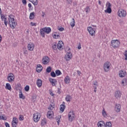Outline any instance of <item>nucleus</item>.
Listing matches in <instances>:
<instances>
[{
    "instance_id": "obj_1",
    "label": "nucleus",
    "mask_w": 127,
    "mask_h": 127,
    "mask_svg": "<svg viewBox=\"0 0 127 127\" xmlns=\"http://www.w3.org/2000/svg\"><path fill=\"white\" fill-rule=\"evenodd\" d=\"M8 22L11 28H15L17 24L16 21L14 20V16L13 15H9L8 16Z\"/></svg>"
},
{
    "instance_id": "obj_2",
    "label": "nucleus",
    "mask_w": 127,
    "mask_h": 127,
    "mask_svg": "<svg viewBox=\"0 0 127 127\" xmlns=\"http://www.w3.org/2000/svg\"><path fill=\"white\" fill-rule=\"evenodd\" d=\"M118 15L120 17H126L127 16V11L123 9H120L118 12Z\"/></svg>"
},
{
    "instance_id": "obj_3",
    "label": "nucleus",
    "mask_w": 127,
    "mask_h": 127,
    "mask_svg": "<svg viewBox=\"0 0 127 127\" xmlns=\"http://www.w3.org/2000/svg\"><path fill=\"white\" fill-rule=\"evenodd\" d=\"M111 66V63L109 62H106L104 63L103 68L105 72H109L110 71V69H111V67H110Z\"/></svg>"
},
{
    "instance_id": "obj_4",
    "label": "nucleus",
    "mask_w": 127,
    "mask_h": 127,
    "mask_svg": "<svg viewBox=\"0 0 127 127\" xmlns=\"http://www.w3.org/2000/svg\"><path fill=\"white\" fill-rule=\"evenodd\" d=\"M72 58V54H71V52H70V48H68V52H67L65 56L64 59L66 61H69Z\"/></svg>"
},
{
    "instance_id": "obj_5",
    "label": "nucleus",
    "mask_w": 127,
    "mask_h": 127,
    "mask_svg": "<svg viewBox=\"0 0 127 127\" xmlns=\"http://www.w3.org/2000/svg\"><path fill=\"white\" fill-rule=\"evenodd\" d=\"M87 30L89 33L91 35V36H95L96 34V29L92 28L91 27H88L87 28Z\"/></svg>"
},
{
    "instance_id": "obj_6",
    "label": "nucleus",
    "mask_w": 127,
    "mask_h": 127,
    "mask_svg": "<svg viewBox=\"0 0 127 127\" xmlns=\"http://www.w3.org/2000/svg\"><path fill=\"white\" fill-rule=\"evenodd\" d=\"M112 46L113 48H118L120 46V42L118 40L112 41Z\"/></svg>"
},
{
    "instance_id": "obj_7",
    "label": "nucleus",
    "mask_w": 127,
    "mask_h": 127,
    "mask_svg": "<svg viewBox=\"0 0 127 127\" xmlns=\"http://www.w3.org/2000/svg\"><path fill=\"white\" fill-rule=\"evenodd\" d=\"M41 115L40 114L36 113L33 115V120L35 123H37L39 120H40V117Z\"/></svg>"
},
{
    "instance_id": "obj_8",
    "label": "nucleus",
    "mask_w": 127,
    "mask_h": 127,
    "mask_svg": "<svg viewBox=\"0 0 127 127\" xmlns=\"http://www.w3.org/2000/svg\"><path fill=\"white\" fill-rule=\"evenodd\" d=\"M14 75L13 73H9L7 76V80L10 83L14 81Z\"/></svg>"
},
{
    "instance_id": "obj_9",
    "label": "nucleus",
    "mask_w": 127,
    "mask_h": 127,
    "mask_svg": "<svg viewBox=\"0 0 127 127\" xmlns=\"http://www.w3.org/2000/svg\"><path fill=\"white\" fill-rule=\"evenodd\" d=\"M49 61H50L49 58L48 57H44L43 59L42 60V62L44 65H46V64H48L49 63Z\"/></svg>"
},
{
    "instance_id": "obj_10",
    "label": "nucleus",
    "mask_w": 127,
    "mask_h": 127,
    "mask_svg": "<svg viewBox=\"0 0 127 127\" xmlns=\"http://www.w3.org/2000/svg\"><path fill=\"white\" fill-rule=\"evenodd\" d=\"M122 109V105L121 104H116L115 107V111L116 113H120L121 109Z\"/></svg>"
},
{
    "instance_id": "obj_11",
    "label": "nucleus",
    "mask_w": 127,
    "mask_h": 127,
    "mask_svg": "<svg viewBox=\"0 0 127 127\" xmlns=\"http://www.w3.org/2000/svg\"><path fill=\"white\" fill-rule=\"evenodd\" d=\"M35 46L33 43H30L28 44L27 48L29 51H33Z\"/></svg>"
},
{
    "instance_id": "obj_12",
    "label": "nucleus",
    "mask_w": 127,
    "mask_h": 127,
    "mask_svg": "<svg viewBox=\"0 0 127 127\" xmlns=\"http://www.w3.org/2000/svg\"><path fill=\"white\" fill-rule=\"evenodd\" d=\"M115 97L117 99H120L122 97V92L120 90H117L115 93Z\"/></svg>"
},
{
    "instance_id": "obj_13",
    "label": "nucleus",
    "mask_w": 127,
    "mask_h": 127,
    "mask_svg": "<svg viewBox=\"0 0 127 127\" xmlns=\"http://www.w3.org/2000/svg\"><path fill=\"white\" fill-rule=\"evenodd\" d=\"M49 81L53 87L56 86V83H57V80L56 79L49 78Z\"/></svg>"
},
{
    "instance_id": "obj_14",
    "label": "nucleus",
    "mask_w": 127,
    "mask_h": 127,
    "mask_svg": "<svg viewBox=\"0 0 127 127\" xmlns=\"http://www.w3.org/2000/svg\"><path fill=\"white\" fill-rule=\"evenodd\" d=\"M54 115V113H53V111H49L47 114V118H48L49 119H52V118H53Z\"/></svg>"
},
{
    "instance_id": "obj_15",
    "label": "nucleus",
    "mask_w": 127,
    "mask_h": 127,
    "mask_svg": "<svg viewBox=\"0 0 127 127\" xmlns=\"http://www.w3.org/2000/svg\"><path fill=\"white\" fill-rule=\"evenodd\" d=\"M126 75H127V72L125 71L121 70L119 71V77L121 78H124Z\"/></svg>"
},
{
    "instance_id": "obj_16",
    "label": "nucleus",
    "mask_w": 127,
    "mask_h": 127,
    "mask_svg": "<svg viewBox=\"0 0 127 127\" xmlns=\"http://www.w3.org/2000/svg\"><path fill=\"white\" fill-rule=\"evenodd\" d=\"M43 29L44 30V31L45 33H47V34H49L50 32H51V28L50 27H44L43 28Z\"/></svg>"
},
{
    "instance_id": "obj_17",
    "label": "nucleus",
    "mask_w": 127,
    "mask_h": 127,
    "mask_svg": "<svg viewBox=\"0 0 127 127\" xmlns=\"http://www.w3.org/2000/svg\"><path fill=\"white\" fill-rule=\"evenodd\" d=\"M93 88H94V91L95 93L97 92V87H98V81L97 80H95L93 82Z\"/></svg>"
},
{
    "instance_id": "obj_18",
    "label": "nucleus",
    "mask_w": 127,
    "mask_h": 127,
    "mask_svg": "<svg viewBox=\"0 0 127 127\" xmlns=\"http://www.w3.org/2000/svg\"><path fill=\"white\" fill-rule=\"evenodd\" d=\"M68 117L69 118H71V117L72 119H75V113L73 111H70L68 115ZM69 119L71 120V118H70Z\"/></svg>"
},
{
    "instance_id": "obj_19",
    "label": "nucleus",
    "mask_w": 127,
    "mask_h": 127,
    "mask_svg": "<svg viewBox=\"0 0 127 127\" xmlns=\"http://www.w3.org/2000/svg\"><path fill=\"white\" fill-rule=\"evenodd\" d=\"M98 127H106V124L105 122L103 121H100L97 124Z\"/></svg>"
},
{
    "instance_id": "obj_20",
    "label": "nucleus",
    "mask_w": 127,
    "mask_h": 127,
    "mask_svg": "<svg viewBox=\"0 0 127 127\" xmlns=\"http://www.w3.org/2000/svg\"><path fill=\"white\" fill-rule=\"evenodd\" d=\"M42 69H43V67H42V65H41V64L37 65V68H36V71L37 72H38V73H40V72L42 71Z\"/></svg>"
},
{
    "instance_id": "obj_21",
    "label": "nucleus",
    "mask_w": 127,
    "mask_h": 127,
    "mask_svg": "<svg viewBox=\"0 0 127 127\" xmlns=\"http://www.w3.org/2000/svg\"><path fill=\"white\" fill-rule=\"evenodd\" d=\"M1 18L2 20L3 19V21L5 26H7V22L6 21V17L4 15H1Z\"/></svg>"
},
{
    "instance_id": "obj_22",
    "label": "nucleus",
    "mask_w": 127,
    "mask_h": 127,
    "mask_svg": "<svg viewBox=\"0 0 127 127\" xmlns=\"http://www.w3.org/2000/svg\"><path fill=\"white\" fill-rule=\"evenodd\" d=\"M37 86H38L39 88H40V87L42 86V81H41V79H38L37 80Z\"/></svg>"
},
{
    "instance_id": "obj_23",
    "label": "nucleus",
    "mask_w": 127,
    "mask_h": 127,
    "mask_svg": "<svg viewBox=\"0 0 127 127\" xmlns=\"http://www.w3.org/2000/svg\"><path fill=\"white\" fill-rule=\"evenodd\" d=\"M64 83H65V84H69V83H70V77H69V76H66L65 77Z\"/></svg>"
},
{
    "instance_id": "obj_24",
    "label": "nucleus",
    "mask_w": 127,
    "mask_h": 127,
    "mask_svg": "<svg viewBox=\"0 0 127 127\" xmlns=\"http://www.w3.org/2000/svg\"><path fill=\"white\" fill-rule=\"evenodd\" d=\"M40 34L42 36V37H45V32L43 30V28L40 29Z\"/></svg>"
},
{
    "instance_id": "obj_25",
    "label": "nucleus",
    "mask_w": 127,
    "mask_h": 127,
    "mask_svg": "<svg viewBox=\"0 0 127 127\" xmlns=\"http://www.w3.org/2000/svg\"><path fill=\"white\" fill-rule=\"evenodd\" d=\"M19 98L23 100L25 99V97L23 96V94H22V91H21V90H19Z\"/></svg>"
},
{
    "instance_id": "obj_26",
    "label": "nucleus",
    "mask_w": 127,
    "mask_h": 127,
    "mask_svg": "<svg viewBox=\"0 0 127 127\" xmlns=\"http://www.w3.org/2000/svg\"><path fill=\"white\" fill-rule=\"evenodd\" d=\"M106 6L107 7V9H112V8H111V6H112V4H111V3H110V2H107L106 3Z\"/></svg>"
},
{
    "instance_id": "obj_27",
    "label": "nucleus",
    "mask_w": 127,
    "mask_h": 127,
    "mask_svg": "<svg viewBox=\"0 0 127 127\" xmlns=\"http://www.w3.org/2000/svg\"><path fill=\"white\" fill-rule=\"evenodd\" d=\"M45 125H46V119H44L43 120H42L41 122V126L42 127H43V126H45Z\"/></svg>"
},
{
    "instance_id": "obj_28",
    "label": "nucleus",
    "mask_w": 127,
    "mask_h": 127,
    "mask_svg": "<svg viewBox=\"0 0 127 127\" xmlns=\"http://www.w3.org/2000/svg\"><path fill=\"white\" fill-rule=\"evenodd\" d=\"M71 99L72 97H71V96L67 95L65 97V101H66V102H70V100H71Z\"/></svg>"
},
{
    "instance_id": "obj_29",
    "label": "nucleus",
    "mask_w": 127,
    "mask_h": 127,
    "mask_svg": "<svg viewBox=\"0 0 127 127\" xmlns=\"http://www.w3.org/2000/svg\"><path fill=\"white\" fill-rule=\"evenodd\" d=\"M61 43H62V42L59 41L58 44H57V47L58 49H59V50H61L62 48V45L61 44Z\"/></svg>"
},
{
    "instance_id": "obj_30",
    "label": "nucleus",
    "mask_w": 127,
    "mask_h": 127,
    "mask_svg": "<svg viewBox=\"0 0 127 127\" xmlns=\"http://www.w3.org/2000/svg\"><path fill=\"white\" fill-rule=\"evenodd\" d=\"M105 127H112V123L111 122H107L105 125Z\"/></svg>"
},
{
    "instance_id": "obj_31",
    "label": "nucleus",
    "mask_w": 127,
    "mask_h": 127,
    "mask_svg": "<svg viewBox=\"0 0 127 127\" xmlns=\"http://www.w3.org/2000/svg\"><path fill=\"white\" fill-rule=\"evenodd\" d=\"M64 110H65V105L62 104L60 106V110L61 112H64Z\"/></svg>"
},
{
    "instance_id": "obj_32",
    "label": "nucleus",
    "mask_w": 127,
    "mask_h": 127,
    "mask_svg": "<svg viewBox=\"0 0 127 127\" xmlns=\"http://www.w3.org/2000/svg\"><path fill=\"white\" fill-rule=\"evenodd\" d=\"M61 74H62V73L59 69H57L56 70V75H57V76H59L61 75Z\"/></svg>"
},
{
    "instance_id": "obj_33",
    "label": "nucleus",
    "mask_w": 127,
    "mask_h": 127,
    "mask_svg": "<svg viewBox=\"0 0 127 127\" xmlns=\"http://www.w3.org/2000/svg\"><path fill=\"white\" fill-rule=\"evenodd\" d=\"M6 89H7V90H11V86H10V84H6Z\"/></svg>"
},
{
    "instance_id": "obj_34",
    "label": "nucleus",
    "mask_w": 127,
    "mask_h": 127,
    "mask_svg": "<svg viewBox=\"0 0 127 127\" xmlns=\"http://www.w3.org/2000/svg\"><path fill=\"white\" fill-rule=\"evenodd\" d=\"M70 26H71V27L75 26V19H74V18H72V21L70 23Z\"/></svg>"
},
{
    "instance_id": "obj_35",
    "label": "nucleus",
    "mask_w": 127,
    "mask_h": 127,
    "mask_svg": "<svg viewBox=\"0 0 127 127\" xmlns=\"http://www.w3.org/2000/svg\"><path fill=\"white\" fill-rule=\"evenodd\" d=\"M30 19H33L34 18V12H31L30 14Z\"/></svg>"
},
{
    "instance_id": "obj_36",
    "label": "nucleus",
    "mask_w": 127,
    "mask_h": 127,
    "mask_svg": "<svg viewBox=\"0 0 127 127\" xmlns=\"http://www.w3.org/2000/svg\"><path fill=\"white\" fill-rule=\"evenodd\" d=\"M53 36L55 39H58V38H60V35H57L56 34H53Z\"/></svg>"
},
{
    "instance_id": "obj_37",
    "label": "nucleus",
    "mask_w": 127,
    "mask_h": 127,
    "mask_svg": "<svg viewBox=\"0 0 127 127\" xmlns=\"http://www.w3.org/2000/svg\"><path fill=\"white\" fill-rule=\"evenodd\" d=\"M31 2L34 4V5H37L38 4L37 0H32Z\"/></svg>"
},
{
    "instance_id": "obj_38",
    "label": "nucleus",
    "mask_w": 127,
    "mask_h": 127,
    "mask_svg": "<svg viewBox=\"0 0 127 127\" xmlns=\"http://www.w3.org/2000/svg\"><path fill=\"white\" fill-rule=\"evenodd\" d=\"M102 115L103 117H107V113L106 112V111L105 110V108H103V111H102Z\"/></svg>"
},
{
    "instance_id": "obj_39",
    "label": "nucleus",
    "mask_w": 127,
    "mask_h": 127,
    "mask_svg": "<svg viewBox=\"0 0 127 127\" xmlns=\"http://www.w3.org/2000/svg\"><path fill=\"white\" fill-rule=\"evenodd\" d=\"M105 12L106 13H112V9H107L105 10Z\"/></svg>"
},
{
    "instance_id": "obj_40",
    "label": "nucleus",
    "mask_w": 127,
    "mask_h": 127,
    "mask_svg": "<svg viewBox=\"0 0 127 127\" xmlns=\"http://www.w3.org/2000/svg\"><path fill=\"white\" fill-rule=\"evenodd\" d=\"M12 122L18 123V119H17V118H16V117H14L13 118V120Z\"/></svg>"
},
{
    "instance_id": "obj_41",
    "label": "nucleus",
    "mask_w": 127,
    "mask_h": 127,
    "mask_svg": "<svg viewBox=\"0 0 127 127\" xmlns=\"http://www.w3.org/2000/svg\"><path fill=\"white\" fill-rule=\"evenodd\" d=\"M84 9L87 13H88V12H90V7L87 6Z\"/></svg>"
},
{
    "instance_id": "obj_42",
    "label": "nucleus",
    "mask_w": 127,
    "mask_h": 127,
    "mask_svg": "<svg viewBox=\"0 0 127 127\" xmlns=\"http://www.w3.org/2000/svg\"><path fill=\"white\" fill-rule=\"evenodd\" d=\"M122 84L123 85V86H125V85H127V80L126 79L122 80Z\"/></svg>"
},
{
    "instance_id": "obj_43",
    "label": "nucleus",
    "mask_w": 127,
    "mask_h": 127,
    "mask_svg": "<svg viewBox=\"0 0 127 127\" xmlns=\"http://www.w3.org/2000/svg\"><path fill=\"white\" fill-rule=\"evenodd\" d=\"M51 76L52 77H53V78H55V77H56V73H55V72L54 71H52L51 73Z\"/></svg>"
},
{
    "instance_id": "obj_44",
    "label": "nucleus",
    "mask_w": 127,
    "mask_h": 127,
    "mask_svg": "<svg viewBox=\"0 0 127 127\" xmlns=\"http://www.w3.org/2000/svg\"><path fill=\"white\" fill-rule=\"evenodd\" d=\"M18 125V123L16 122H12V127H16V126Z\"/></svg>"
},
{
    "instance_id": "obj_45",
    "label": "nucleus",
    "mask_w": 127,
    "mask_h": 127,
    "mask_svg": "<svg viewBox=\"0 0 127 127\" xmlns=\"http://www.w3.org/2000/svg\"><path fill=\"white\" fill-rule=\"evenodd\" d=\"M46 71H47V73H50L51 72V67L48 66L47 68Z\"/></svg>"
},
{
    "instance_id": "obj_46",
    "label": "nucleus",
    "mask_w": 127,
    "mask_h": 127,
    "mask_svg": "<svg viewBox=\"0 0 127 127\" xmlns=\"http://www.w3.org/2000/svg\"><path fill=\"white\" fill-rule=\"evenodd\" d=\"M52 48H53V49H54V50H57V49L58 48L56 44H54L52 46Z\"/></svg>"
},
{
    "instance_id": "obj_47",
    "label": "nucleus",
    "mask_w": 127,
    "mask_h": 127,
    "mask_svg": "<svg viewBox=\"0 0 127 127\" xmlns=\"http://www.w3.org/2000/svg\"><path fill=\"white\" fill-rule=\"evenodd\" d=\"M56 120H57L58 126H59V124L60 123V117H56Z\"/></svg>"
},
{
    "instance_id": "obj_48",
    "label": "nucleus",
    "mask_w": 127,
    "mask_h": 127,
    "mask_svg": "<svg viewBox=\"0 0 127 127\" xmlns=\"http://www.w3.org/2000/svg\"><path fill=\"white\" fill-rule=\"evenodd\" d=\"M24 89L26 92H28L29 91V86L28 85L26 86Z\"/></svg>"
},
{
    "instance_id": "obj_49",
    "label": "nucleus",
    "mask_w": 127,
    "mask_h": 127,
    "mask_svg": "<svg viewBox=\"0 0 127 127\" xmlns=\"http://www.w3.org/2000/svg\"><path fill=\"white\" fill-rule=\"evenodd\" d=\"M66 2L68 4H72V2H73V0H66Z\"/></svg>"
},
{
    "instance_id": "obj_50",
    "label": "nucleus",
    "mask_w": 127,
    "mask_h": 127,
    "mask_svg": "<svg viewBox=\"0 0 127 127\" xmlns=\"http://www.w3.org/2000/svg\"><path fill=\"white\" fill-rule=\"evenodd\" d=\"M19 121H20L21 122L22 121H23V120H24L23 116H22V115H19Z\"/></svg>"
},
{
    "instance_id": "obj_51",
    "label": "nucleus",
    "mask_w": 127,
    "mask_h": 127,
    "mask_svg": "<svg viewBox=\"0 0 127 127\" xmlns=\"http://www.w3.org/2000/svg\"><path fill=\"white\" fill-rule=\"evenodd\" d=\"M54 105H50V106H49L48 107L49 110H53V109H54Z\"/></svg>"
},
{
    "instance_id": "obj_52",
    "label": "nucleus",
    "mask_w": 127,
    "mask_h": 127,
    "mask_svg": "<svg viewBox=\"0 0 127 127\" xmlns=\"http://www.w3.org/2000/svg\"><path fill=\"white\" fill-rule=\"evenodd\" d=\"M124 55L125 56V59L126 60H127V51H125V54H124Z\"/></svg>"
},
{
    "instance_id": "obj_53",
    "label": "nucleus",
    "mask_w": 127,
    "mask_h": 127,
    "mask_svg": "<svg viewBox=\"0 0 127 127\" xmlns=\"http://www.w3.org/2000/svg\"><path fill=\"white\" fill-rule=\"evenodd\" d=\"M23 54H24V55H27V51L26 50L24 49Z\"/></svg>"
},
{
    "instance_id": "obj_54",
    "label": "nucleus",
    "mask_w": 127,
    "mask_h": 127,
    "mask_svg": "<svg viewBox=\"0 0 127 127\" xmlns=\"http://www.w3.org/2000/svg\"><path fill=\"white\" fill-rule=\"evenodd\" d=\"M58 29L60 31H63V30H64V28L63 27L59 28V27H58Z\"/></svg>"
},
{
    "instance_id": "obj_55",
    "label": "nucleus",
    "mask_w": 127,
    "mask_h": 127,
    "mask_svg": "<svg viewBox=\"0 0 127 127\" xmlns=\"http://www.w3.org/2000/svg\"><path fill=\"white\" fill-rule=\"evenodd\" d=\"M74 119V118H72V117H70V118L68 117V121L69 122H73V120Z\"/></svg>"
},
{
    "instance_id": "obj_56",
    "label": "nucleus",
    "mask_w": 127,
    "mask_h": 127,
    "mask_svg": "<svg viewBox=\"0 0 127 127\" xmlns=\"http://www.w3.org/2000/svg\"><path fill=\"white\" fill-rule=\"evenodd\" d=\"M31 24L32 26H36V23L34 22H31Z\"/></svg>"
},
{
    "instance_id": "obj_57",
    "label": "nucleus",
    "mask_w": 127,
    "mask_h": 127,
    "mask_svg": "<svg viewBox=\"0 0 127 127\" xmlns=\"http://www.w3.org/2000/svg\"><path fill=\"white\" fill-rule=\"evenodd\" d=\"M22 2L23 3V4H26V0H22Z\"/></svg>"
},
{
    "instance_id": "obj_58",
    "label": "nucleus",
    "mask_w": 127,
    "mask_h": 127,
    "mask_svg": "<svg viewBox=\"0 0 127 127\" xmlns=\"http://www.w3.org/2000/svg\"><path fill=\"white\" fill-rule=\"evenodd\" d=\"M81 43H79V44H78V47H77V49H79V50H80V49H81Z\"/></svg>"
},
{
    "instance_id": "obj_59",
    "label": "nucleus",
    "mask_w": 127,
    "mask_h": 127,
    "mask_svg": "<svg viewBox=\"0 0 127 127\" xmlns=\"http://www.w3.org/2000/svg\"><path fill=\"white\" fill-rule=\"evenodd\" d=\"M58 94H59V95H60L61 94V90H60V88L58 89V92H57Z\"/></svg>"
},
{
    "instance_id": "obj_60",
    "label": "nucleus",
    "mask_w": 127,
    "mask_h": 127,
    "mask_svg": "<svg viewBox=\"0 0 127 127\" xmlns=\"http://www.w3.org/2000/svg\"><path fill=\"white\" fill-rule=\"evenodd\" d=\"M35 99H36V95H33L32 97V100H35Z\"/></svg>"
},
{
    "instance_id": "obj_61",
    "label": "nucleus",
    "mask_w": 127,
    "mask_h": 127,
    "mask_svg": "<svg viewBox=\"0 0 127 127\" xmlns=\"http://www.w3.org/2000/svg\"><path fill=\"white\" fill-rule=\"evenodd\" d=\"M5 126L6 127H9V124H8L7 123H5Z\"/></svg>"
},
{
    "instance_id": "obj_62",
    "label": "nucleus",
    "mask_w": 127,
    "mask_h": 127,
    "mask_svg": "<svg viewBox=\"0 0 127 127\" xmlns=\"http://www.w3.org/2000/svg\"><path fill=\"white\" fill-rule=\"evenodd\" d=\"M77 73L79 76H80V75H81V71H80L79 70H77Z\"/></svg>"
},
{
    "instance_id": "obj_63",
    "label": "nucleus",
    "mask_w": 127,
    "mask_h": 127,
    "mask_svg": "<svg viewBox=\"0 0 127 127\" xmlns=\"http://www.w3.org/2000/svg\"><path fill=\"white\" fill-rule=\"evenodd\" d=\"M0 120H4V117H3V116H0Z\"/></svg>"
},
{
    "instance_id": "obj_64",
    "label": "nucleus",
    "mask_w": 127,
    "mask_h": 127,
    "mask_svg": "<svg viewBox=\"0 0 127 127\" xmlns=\"http://www.w3.org/2000/svg\"><path fill=\"white\" fill-rule=\"evenodd\" d=\"M28 6H29V8H31V3H29Z\"/></svg>"
}]
</instances>
